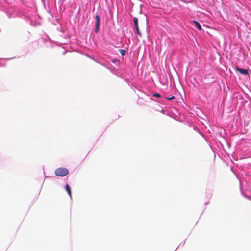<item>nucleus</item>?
<instances>
[{
	"mask_svg": "<svg viewBox=\"0 0 251 251\" xmlns=\"http://www.w3.org/2000/svg\"><path fill=\"white\" fill-rule=\"evenodd\" d=\"M69 171L65 168H58L55 171V174L58 176H64L68 175Z\"/></svg>",
	"mask_w": 251,
	"mask_h": 251,
	"instance_id": "1",
	"label": "nucleus"
},
{
	"mask_svg": "<svg viewBox=\"0 0 251 251\" xmlns=\"http://www.w3.org/2000/svg\"><path fill=\"white\" fill-rule=\"evenodd\" d=\"M96 22H95V32L96 33H98L100 25V18L99 15H96L95 16Z\"/></svg>",
	"mask_w": 251,
	"mask_h": 251,
	"instance_id": "2",
	"label": "nucleus"
},
{
	"mask_svg": "<svg viewBox=\"0 0 251 251\" xmlns=\"http://www.w3.org/2000/svg\"><path fill=\"white\" fill-rule=\"evenodd\" d=\"M133 22H134V26H135V27L136 28L137 33L141 37L142 35H141V32H140L139 26H138V18H136V17H134V19H133Z\"/></svg>",
	"mask_w": 251,
	"mask_h": 251,
	"instance_id": "3",
	"label": "nucleus"
},
{
	"mask_svg": "<svg viewBox=\"0 0 251 251\" xmlns=\"http://www.w3.org/2000/svg\"><path fill=\"white\" fill-rule=\"evenodd\" d=\"M236 70L238 71L240 73L245 75H247L249 74L248 71L243 68L236 67Z\"/></svg>",
	"mask_w": 251,
	"mask_h": 251,
	"instance_id": "4",
	"label": "nucleus"
},
{
	"mask_svg": "<svg viewBox=\"0 0 251 251\" xmlns=\"http://www.w3.org/2000/svg\"><path fill=\"white\" fill-rule=\"evenodd\" d=\"M65 189L67 192V193L68 194V195H69L70 197L71 198L72 196H71V188L70 187V186L69 185V184H66V186H65Z\"/></svg>",
	"mask_w": 251,
	"mask_h": 251,
	"instance_id": "5",
	"label": "nucleus"
},
{
	"mask_svg": "<svg viewBox=\"0 0 251 251\" xmlns=\"http://www.w3.org/2000/svg\"><path fill=\"white\" fill-rule=\"evenodd\" d=\"M193 22L195 24L196 26L197 27V28L199 30H201V26L200 23L196 21H195L194 20L193 21Z\"/></svg>",
	"mask_w": 251,
	"mask_h": 251,
	"instance_id": "6",
	"label": "nucleus"
},
{
	"mask_svg": "<svg viewBox=\"0 0 251 251\" xmlns=\"http://www.w3.org/2000/svg\"><path fill=\"white\" fill-rule=\"evenodd\" d=\"M119 51L122 56H124L126 53V51L124 50L120 49V50H119Z\"/></svg>",
	"mask_w": 251,
	"mask_h": 251,
	"instance_id": "7",
	"label": "nucleus"
},
{
	"mask_svg": "<svg viewBox=\"0 0 251 251\" xmlns=\"http://www.w3.org/2000/svg\"><path fill=\"white\" fill-rule=\"evenodd\" d=\"M152 96L156 97H161L160 95L158 93H154L152 95Z\"/></svg>",
	"mask_w": 251,
	"mask_h": 251,
	"instance_id": "8",
	"label": "nucleus"
},
{
	"mask_svg": "<svg viewBox=\"0 0 251 251\" xmlns=\"http://www.w3.org/2000/svg\"><path fill=\"white\" fill-rule=\"evenodd\" d=\"M167 100H173L175 98V97L174 96H172L171 97H166L165 98Z\"/></svg>",
	"mask_w": 251,
	"mask_h": 251,
	"instance_id": "9",
	"label": "nucleus"
}]
</instances>
